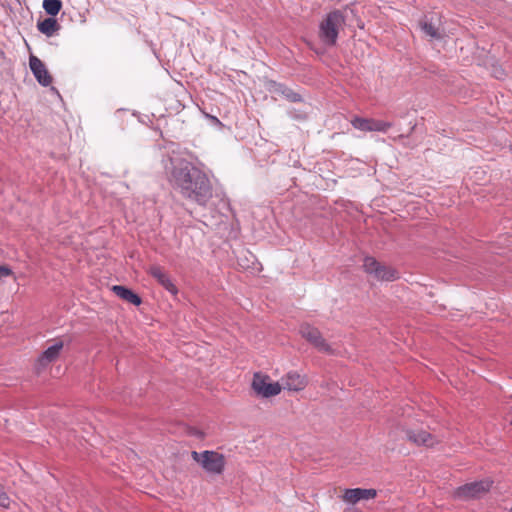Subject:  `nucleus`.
<instances>
[{
    "mask_svg": "<svg viewBox=\"0 0 512 512\" xmlns=\"http://www.w3.org/2000/svg\"><path fill=\"white\" fill-rule=\"evenodd\" d=\"M112 291L121 299L127 301L128 303H131L135 306H138L141 304V298L135 294L132 290L120 286V285H114L112 287Z\"/></svg>",
    "mask_w": 512,
    "mask_h": 512,
    "instance_id": "2eb2a0df",
    "label": "nucleus"
},
{
    "mask_svg": "<svg viewBox=\"0 0 512 512\" xmlns=\"http://www.w3.org/2000/svg\"><path fill=\"white\" fill-rule=\"evenodd\" d=\"M29 66L39 84L46 87L52 83L51 75L45 64L38 57L31 55L29 58Z\"/></svg>",
    "mask_w": 512,
    "mask_h": 512,
    "instance_id": "1a4fd4ad",
    "label": "nucleus"
},
{
    "mask_svg": "<svg viewBox=\"0 0 512 512\" xmlns=\"http://www.w3.org/2000/svg\"><path fill=\"white\" fill-rule=\"evenodd\" d=\"M150 274L170 293L176 294L178 292L176 286L160 266H152Z\"/></svg>",
    "mask_w": 512,
    "mask_h": 512,
    "instance_id": "4468645a",
    "label": "nucleus"
},
{
    "mask_svg": "<svg viewBox=\"0 0 512 512\" xmlns=\"http://www.w3.org/2000/svg\"><path fill=\"white\" fill-rule=\"evenodd\" d=\"M492 74L496 79H503L505 76L504 70L499 66L493 67Z\"/></svg>",
    "mask_w": 512,
    "mask_h": 512,
    "instance_id": "412c9836",
    "label": "nucleus"
},
{
    "mask_svg": "<svg viewBox=\"0 0 512 512\" xmlns=\"http://www.w3.org/2000/svg\"><path fill=\"white\" fill-rule=\"evenodd\" d=\"M252 388L257 395L263 398L276 396L282 390L279 382H272L269 376L260 373L254 374Z\"/></svg>",
    "mask_w": 512,
    "mask_h": 512,
    "instance_id": "39448f33",
    "label": "nucleus"
},
{
    "mask_svg": "<svg viewBox=\"0 0 512 512\" xmlns=\"http://www.w3.org/2000/svg\"><path fill=\"white\" fill-rule=\"evenodd\" d=\"M510 512H512V507H511V510H510Z\"/></svg>",
    "mask_w": 512,
    "mask_h": 512,
    "instance_id": "b1692460",
    "label": "nucleus"
},
{
    "mask_svg": "<svg viewBox=\"0 0 512 512\" xmlns=\"http://www.w3.org/2000/svg\"><path fill=\"white\" fill-rule=\"evenodd\" d=\"M406 437L409 441L426 447H432L438 442L432 434L424 430L408 429L406 430Z\"/></svg>",
    "mask_w": 512,
    "mask_h": 512,
    "instance_id": "ddd939ff",
    "label": "nucleus"
},
{
    "mask_svg": "<svg viewBox=\"0 0 512 512\" xmlns=\"http://www.w3.org/2000/svg\"><path fill=\"white\" fill-rule=\"evenodd\" d=\"M377 492L375 489H346L343 494V500L350 504H355L360 500H369L375 498Z\"/></svg>",
    "mask_w": 512,
    "mask_h": 512,
    "instance_id": "f8f14e48",
    "label": "nucleus"
},
{
    "mask_svg": "<svg viewBox=\"0 0 512 512\" xmlns=\"http://www.w3.org/2000/svg\"><path fill=\"white\" fill-rule=\"evenodd\" d=\"M12 503L11 498L8 496L4 487L0 484V507L9 508Z\"/></svg>",
    "mask_w": 512,
    "mask_h": 512,
    "instance_id": "aec40b11",
    "label": "nucleus"
},
{
    "mask_svg": "<svg viewBox=\"0 0 512 512\" xmlns=\"http://www.w3.org/2000/svg\"><path fill=\"white\" fill-rule=\"evenodd\" d=\"M61 8L62 2L60 0H43V9L51 16L57 15Z\"/></svg>",
    "mask_w": 512,
    "mask_h": 512,
    "instance_id": "6ab92c4d",
    "label": "nucleus"
},
{
    "mask_svg": "<svg viewBox=\"0 0 512 512\" xmlns=\"http://www.w3.org/2000/svg\"><path fill=\"white\" fill-rule=\"evenodd\" d=\"M351 123L354 128L359 129L361 131L386 132L389 128L392 127L391 122L375 119H366L360 117H355Z\"/></svg>",
    "mask_w": 512,
    "mask_h": 512,
    "instance_id": "6e6552de",
    "label": "nucleus"
},
{
    "mask_svg": "<svg viewBox=\"0 0 512 512\" xmlns=\"http://www.w3.org/2000/svg\"><path fill=\"white\" fill-rule=\"evenodd\" d=\"M191 456L207 473L221 474L225 467L224 455L216 452L205 450L202 452L192 451Z\"/></svg>",
    "mask_w": 512,
    "mask_h": 512,
    "instance_id": "7ed1b4c3",
    "label": "nucleus"
},
{
    "mask_svg": "<svg viewBox=\"0 0 512 512\" xmlns=\"http://www.w3.org/2000/svg\"><path fill=\"white\" fill-rule=\"evenodd\" d=\"M37 28L41 33L51 37L60 29V25L56 19L49 17L38 22Z\"/></svg>",
    "mask_w": 512,
    "mask_h": 512,
    "instance_id": "dca6fc26",
    "label": "nucleus"
},
{
    "mask_svg": "<svg viewBox=\"0 0 512 512\" xmlns=\"http://www.w3.org/2000/svg\"><path fill=\"white\" fill-rule=\"evenodd\" d=\"M274 93L283 96L290 102H299L301 101V96L293 91L291 88L285 86L281 83L274 84Z\"/></svg>",
    "mask_w": 512,
    "mask_h": 512,
    "instance_id": "a211bd4d",
    "label": "nucleus"
},
{
    "mask_svg": "<svg viewBox=\"0 0 512 512\" xmlns=\"http://www.w3.org/2000/svg\"><path fill=\"white\" fill-rule=\"evenodd\" d=\"M211 119H213V120L218 122V119L216 117H211Z\"/></svg>",
    "mask_w": 512,
    "mask_h": 512,
    "instance_id": "5701e85b",
    "label": "nucleus"
},
{
    "mask_svg": "<svg viewBox=\"0 0 512 512\" xmlns=\"http://www.w3.org/2000/svg\"><path fill=\"white\" fill-rule=\"evenodd\" d=\"M345 25V16L340 10L328 13L319 24L318 37L327 47L336 45L340 29Z\"/></svg>",
    "mask_w": 512,
    "mask_h": 512,
    "instance_id": "f03ea898",
    "label": "nucleus"
},
{
    "mask_svg": "<svg viewBox=\"0 0 512 512\" xmlns=\"http://www.w3.org/2000/svg\"><path fill=\"white\" fill-rule=\"evenodd\" d=\"M300 334L303 338H305L309 343H311L315 348H317L320 352H324L327 354H333V348L326 342V340L322 337L320 331L309 325L302 324L300 326Z\"/></svg>",
    "mask_w": 512,
    "mask_h": 512,
    "instance_id": "0eeeda50",
    "label": "nucleus"
},
{
    "mask_svg": "<svg viewBox=\"0 0 512 512\" xmlns=\"http://www.w3.org/2000/svg\"><path fill=\"white\" fill-rule=\"evenodd\" d=\"M363 268L366 273L381 281H394L398 278V272L386 265H382L373 257H365Z\"/></svg>",
    "mask_w": 512,
    "mask_h": 512,
    "instance_id": "20e7f679",
    "label": "nucleus"
},
{
    "mask_svg": "<svg viewBox=\"0 0 512 512\" xmlns=\"http://www.w3.org/2000/svg\"><path fill=\"white\" fill-rule=\"evenodd\" d=\"M170 185L183 198L200 206H206L213 197V187L208 175L192 162L177 158L166 167Z\"/></svg>",
    "mask_w": 512,
    "mask_h": 512,
    "instance_id": "f257e3e1",
    "label": "nucleus"
},
{
    "mask_svg": "<svg viewBox=\"0 0 512 512\" xmlns=\"http://www.w3.org/2000/svg\"><path fill=\"white\" fill-rule=\"evenodd\" d=\"M419 27L425 36L429 37L431 40H440L443 38V34L439 28L427 19L421 20L419 22Z\"/></svg>",
    "mask_w": 512,
    "mask_h": 512,
    "instance_id": "f3484780",
    "label": "nucleus"
},
{
    "mask_svg": "<svg viewBox=\"0 0 512 512\" xmlns=\"http://www.w3.org/2000/svg\"><path fill=\"white\" fill-rule=\"evenodd\" d=\"M280 385L282 389L298 392L306 387L307 380L297 372H289L281 378Z\"/></svg>",
    "mask_w": 512,
    "mask_h": 512,
    "instance_id": "9b49d317",
    "label": "nucleus"
},
{
    "mask_svg": "<svg viewBox=\"0 0 512 512\" xmlns=\"http://www.w3.org/2000/svg\"><path fill=\"white\" fill-rule=\"evenodd\" d=\"M11 274V270L5 266H0V278L9 276Z\"/></svg>",
    "mask_w": 512,
    "mask_h": 512,
    "instance_id": "4be33fe9",
    "label": "nucleus"
},
{
    "mask_svg": "<svg viewBox=\"0 0 512 512\" xmlns=\"http://www.w3.org/2000/svg\"><path fill=\"white\" fill-rule=\"evenodd\" d=\"M64 344L61 340H56L53 345L49 346L37 359V369H42L50 363L56 361Z\"/></svg>",
    "mask_w": 512,
    "mask_h": 512,
    "instance_id": "9d476101",
    "label": "nucleus"
},
{
    "mask_svg": "<svg viewBox=\"0 0 512 512\" xmlns=\"http://www.w3.org/2000/svg\"><path fill=\"white\" fill-rule=\"evenodd\" d=\"M491 485L492 481L488 479L467 483L459 487L456 490L455 495L459 499L463 500L480 498L489 491Z\"/></svg>",
    "mask_w": 512,
    "mask_h": 512,
    "instance_id": "423d86ee",
    "label": "nucleus"
}]
</instances>
